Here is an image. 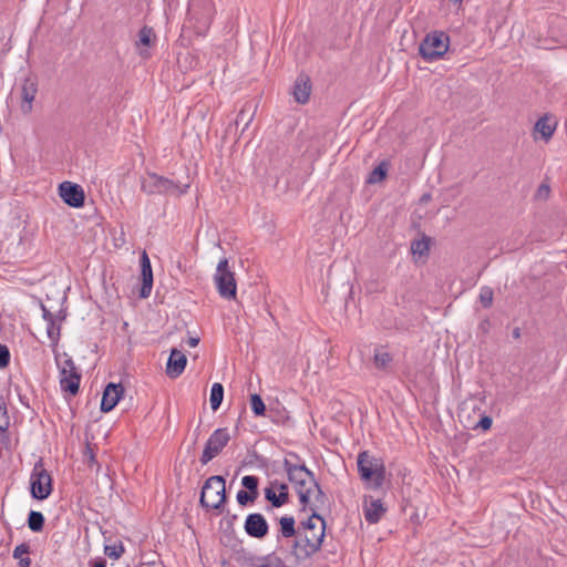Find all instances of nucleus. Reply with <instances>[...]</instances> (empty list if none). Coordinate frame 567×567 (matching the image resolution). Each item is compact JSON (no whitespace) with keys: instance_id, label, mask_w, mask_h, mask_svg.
I'll return each instance as SVG.
<instances>
[{"instance_id":"obj_1","label":"nucleus","mask_w":567,"mask_h":567,"mask_svg":"<svg viewBox=\"0 0 567 567\" xmlns=\"http://www.w3.org/2000/svg\"><path fill=\"white\" fill-rule=\"evenodd\" d=\"M225 478L221 475L208 477L202 488L199 504L206 511L220 509L226 503Z\"/></svg>"},{"instance_id":"obj_2","label":"nucleus","mask_w":567,"mask_h":567,"mask_svg":"<svg viewBox=\"0 0 567 567\" xmlns=\"http://www.w3.org/2000/svg\"><path fill=\"white\" fill-rule=\"evenodd\" d=\"M215 12L212 0H190L187 16L190 27L197 35H205Z\"/></svg>"},{"instance_id":"obj_3","label":"nucleus","mask_w":567,"mask_h":567,"mask_svg":"<svg viewBox=\"0 0 567 567\" xmlns=\"http://www.w3.org/2000/svg\"><path fill=\"white\" fill-rule=\"evenodd\" d=\"M357 464L362 481H371L374 488L382 487L385 481V466L382 458L363 451L359 453Z\"/></svg>"},{"instance_id":"obj_4","label":"nucleus","mask_w":567,"mask_h":567,"mask_svg":"<svg viewBox=\"0 0 567 567\" xmlns=\"http://www.w3.org/2000/svg\"><path fill=\"white\" fill-rule=\"evenodd\" d=\"M450 37L443 31H433L425 35L419 45V54L426 62L441 59L449 50Z\"/></svg>"},{"instance_id":"obj_5","label":"nucleus","mask_w":567,"mask_h":567,"mask_svg":"<svg viewBox=\"0 0 567 567\" xmlns=\"http://www.w3.org/2000/svg\"><path fill=\"white\" fill-rule=\"evenodd\" d=\"M188 187V185L181 186L178 183L157 175L156 173H148L141 183V189L147 195L158 194L179 196L186 193Z\"/></svg>"},{"instance_id":"obj_6","label":"nucleus","mask_w":567,"mask_h":567,"mask_svg":"<svg viewBox=\"0 0 567 567\" xmlns=\"http://www.w3.org/2000/svg\"><path fill=\"white\" fill-rule=\"evenodd\" d=\"M55 355L56 365L60 373L61 390L70 395H76L80 390L81 373L78 371L74 361L66 353Z\"/></svg>"},{"instance_id":"obj_7","label":"nucleus","mask_w":567,"mask_h":567,"mask_svg":"<svg viewBox=\"0 0 567 567\" xmlns=\"http://www.w3.org/2000/svg\"><path fill=\"white\" fill-rule=\"evenodd\" d=\"M53 491L51 474L44 468L42 458H39L33 466L30 476V493L34 499L44 501Z\"/></svg>"},{"instance_id":"obj_8","label":"nucleus","mask_w":567,"mask_h":567,"mask_svg":"<svg viewBox=\"0 0 567 567\" xmlns=\"http://www.w3.org/2000/svg\"><path fill=\"white\" fill-rule=\"evenodd\" d=\"M312 514L303 522L300 523L299 529L302 532V537L308 538L310 544H313L315 550H319L326 535V520L310 507Z\"/></svg>"},{"instance_id":"obj_9","label":"nucleus","mask_w":567,"mask_h":567,"mask_svg":"<svg viewBox=\"0 0 567 567\" xmlns=\"http://www.w3.org/2000/svg\"><path fill=\"white\" fill-rule=\"evenodd\" d=\"M284 468L289 482L293 485L296 491L317 486V480L313 473L305 464L292 463L290 458H285Z\"/></svg>"},{"instance_id":"obj_10","label":"nucleus","mask_w":567,"mask_h":567,"mask_svg":"<svg viewBox=\"0 0 567 567\" xmlns=\"http://www.w3.org/2000/svg\"><path fill=\"white\" fill-rule=\"evenodd\" d=\"M215 281L219 295L225 299H236L237 284L235 274L230 271L228 260L221 259L217 265Z\"/></svg>"},{"instance_id":"obj_11","label":"nucleus","mask_w":567,"mask_h":567,"mask_svg":"<svg viewBox=\"0 0 567 567\" xmlns=\"http://www.w3.org/2000/svg\"><path fill=\"white\" fill-rule=\"evenodd\" d=\"M230 434L228 429L220 427L215 430L208 437L203 454L200 456V463L203 465L208 464L214 457H216L223 449L229 443Z\"/></svg>"},{"instance_id":"obj_12","label":"nucleus","mask_w":567,"mask_h":567,"mask_svg":"<svg viewBox=\"0 0 567 567\" xmlns=\"http://www.w3.org/2000/svg\"><path fill=\"white\" fill-rule=\"evenodd\" d=\"M58 190L59 196L68 206L73 208L83 207L85 202V194L79 184L65 181L59 185Z\"/></svg>"},{"instance_id":"obj_13","label":"nucleus","mask_w":567,"mask_h":567,"mask_svg":"<svg viewBox=\"0 0 567 567\" xmlns=\"http://www.w3.org/2000/svg\"><path fill=\"white\" fill-rule=\"evenodd\" d=\"M244 528L248 536L257 539L265 538L269 533V525L264 515L259 513L249 514L246 517Z\"/></svg>"},{"instance_id":"obj_14","label":"nucleus","mask_w":567,"mask_h":567,"mask_svg":"<svg viewBox=\"0 0 567 567\" xmlns=\"http://www.w3.org/2000/svg\"><path fill=\"white\" fill-rule=\"evenodd\" d=\"M124 393V388L121 383H109L102 395L101 411L104 413L111 412Z\"/></svg>"},{"instance_id":"obj_15","label":"nucleus","mask_w":567,"mask_h":567,"mask_svg":"<svg viewBox=\"0 0 567 567\" xmlns=\"http://www.w3.org/2000/svg\"><path fill=\"white\" fill-rule=\"evenodd\" d=\"M141 265V280L142 286L140 289V297L147 298L150 297L153 288V269L151 265V260L146 251H143L140 258Z\"/></svg>"},{"instance_id":"obj_16","label":"nucleus","mask_w":567,"mask_h":567,"mask_svg":"<svg viewBox=\"0 0 567 567\" xmlns=\"http://www.w3.org/2000/svg\"><path fill=\"white\" fill-rule=\"evenodd\" d=\"M38 93V83L32 78H25L21 85V112L23 114H30L32 111V102Z\"/></svg>"},{"instance_id":"obj_17","label":"nucleus","mask_w":567,"mask_h":567,"mask_svg":"<svg viewBox=\"0 0 567 567\" xmlns=\"http://www.w3.org/2000/svg\"><path fill=\"white\" fill-rule=\"evenodd\" d=\"M233 551V559L241 567H255L260 557L246 549L241 540H235Z\"/></svg>"},{"instance_id":"obj_18","label":"nucleus","mask_w":567,"mask_h":567,"mask_svg":"<svg viewBox=\"0 0 567 567\" xmlns=\"http://www.w3.org/2000/svg\"><path fill=\"white\" fill-rule=\"evenodd\" d=\"M186 363V355L179 350L173 349L167 360L166 374L172 379L179 377L184 372Z\"/></svg>"},{"instance_id":"obj_19","label":"nucleus","mask_w":567,"mask_h":567,"mask_svg":"<svg viewBox=\"0 0 567 567\" xmlns=\"http://www.w3.org/2000/svg\"><path fill=\"white\" fill-rule=\"evenodd\" d=\"M317 550L313 548V544L309 543L308 538L302 537V533L295 536V563L300 564L311 558Z\"/></svg>"},{"instance_id":"obj_20","label":"nucleus","mask_w":567,"mask_h":567,"mask_svg":"<svg viewBox=\"0 0 567 567\" xmlns=\"http://www.w3.org/2000/svg\"><path fill=\"white\" fill-rule=\"evenodd\" d=\"M311 93L310 79L307 75L300 74L293 85L295 100L300 104H306L309 101Z\"/></svg>"},{"instance_id":"obj_21","label":"nucleus","mask_w":567,"mask_h":567,"mask_svg":"<svg viewBox=\"0 0 567 567\" xmlns=\"http://www.w3.org/2000/svg\"><path fill=\"white\" fill-rule=\"evenodd\" d=\"M385 511L386 508L383 506L381 499H372L370 504L364 507V517L368 523L377 524Z\"/></svg>"},{"instance_id":"obj_22","label":"nucleus","mask_w":567,"mask_h":567,"mask_svg":"<svg viewBox=\"0 0 567 567\" xmlns=\"http://www.w3.org/2000/svg\"><path fill=\"white\" fill-rule=\"evenodd\" d=\"M279 534L277 536H280V539H288L297 536L300 534V529L296 528V520L292 516H282L279 519Z\"/></svg>"},{"instance_id":"obj_23","label":"nucleus","mask_w":567,"mask_h":567,"mask_svg":"<svg viewBox=\"0 0 567 567\" xmlns=\"http://www.w3.org/2000/svg\"><path fill=\"white\" fill-rule=\"evenodd\" d=\"M257 105L252 101L246 102L236 117V125H243V130H246L252 121L256 113Z\"/></svg>"},{"instance_id":"obj_24","label":"nucleus","mask_w":567,"mask_h":567,"mask_svg":"<svg viewBox=\"0 0 567 567\" xmlns=\"http://www.w3.org/2000/svg\"><path fill=\"white\" fill-rule=\"evenodd\" d=\"M264 494L266 501L270 503L269 508H279L289 502L288 496L284 495L282 493H276L274 487L270 486L264 489Z\"/></svg>"},{"instance_id":"obj_25","label":"nucleus","mask_w":567,"mask_h":567,"mask_svg":"<svg viewBox=\"0 0 567 567\" xmlns=\"http://www.w3.org/2000/svg\"><path fill=\"white\" fill-rule=\"evenodd\" d=\"M275 551L279 556H284L285 558H292L295 560V537L280 539V536H277V548Z\"/></svg>"},{"instance_id":"obj_26","label":"nucleus","mask_w":567,"mask_h":567,"mask_svg":"<svg viewBox=\"0 0 567 567\" xmlns=\"http://www.w3.org/2000/svg\"><path fill=\"white\" fill-rule=\"evenodd\" d=\"M392 360V355L385 351L383 347L375 348L373 354V363L377 369L386 370L390 367Z\"/></svg>"},{"instance_id":"obj_27","label":"nucleus","mask_w":567,"mask_h":567,"mask_svg":"<svg viewBox=\"0 0 567 567\" xmlns=\"http://www.w3.org/2000/svg\"><path fill=\"white\" fill-rule=\"evenodd\" d=\"M255 567H288L276 551L260 556Z\"/></svg>"},{"instance_id":"obj_28","label":"nucleus","mask_w":567,"mask_h":567,"mask_svg":"<svg viewBox=\"0 0 567 567\" xmlns=\"http://www.w3.org/2000/svg\"><path fill=\"white\" fill-rule=\"evenodd\" d=\"M27 523L30 530L33 533H40L43 530L45 517L41 512L30 511Z\"/></svg>"},{"instance_id":"obj_29","label":"nucleus","mask_w":567,"mask_h":567,"mask_svg":"<svg viewBox=\"0 0 567 567\" xmlns=\"http://www.w3.org/2000/svg\"><path fill=\"white\" fill-rule=\"evenodd\" d=\"M389 164L386 161H382L367 178L368 184H377L386 178Z\"/></svg>"},{"instance_id":"obj_30","label":"nucleus","mask_w":567,"mask_h":567,"mask_svg":"<svg viewBox=\"0 0 567 567\" xmlns=\"http://www.w3.org/2000/svg\"><path fill=\"white\" fill-rule=\"evenodd\" d=\"M223 399H224V386L221 383L216 382L212 385L210 396H209L210 408L214 412L220 408Z\"/></svg>"},{"instance_id":"obj_31","label":"nucleus","mask_w":567,"mask_h":567,"mask_svg":"<svg viewBox=\"0 0 567 567\" xmlns=\"http://www.w3.org/2000/svg\"><path fill=\"white\" fill-rule=\"evenodd\" d=\"M155 38V33L153 28L148 25H144L138 31V41L136 42L137 45L143 47H150L152 44V39Z\"/></svg>"},{"instance_id":"obj_32","label":"nucleus","mask_w":567,"mask_h":567,"mask_svg":"<svg viewBox=\"0 0 567 567\" xmlns=\"http://www.w3.org/2000/svg\"><path fill=\"white\" fill-rule=\"evenodd\" d=\"M535 130L539 132L545 140L550 138L555 131L546 117H540L536 122Z\"/></svg>"},{"instance_id":"obj_33","label":"nucleus","mask_w":567,"mask_h":567,"mask_svg":"<svg viewBox=\"0 0 567 567\" xmlns=\"http://www.w3.org/2000/svg\"><path fill=\"white\" fill-rule=\"evenodd\" d=\"M429 238L424 237L422 239L413 240L411 244V250L414 255L424 256L429 254L430 244Z\"/></svg>"},{"instance_id":"obj_34","label":"nucleus","mask_w":567,"mask_h":567,"mask_svg":"<svg viewBox=\"0 0 567 567\" xmlns=\"http://www.w3.org/2000/svg\"><path fill=\"white\" fill-rule=\"evenodd\" d=\"M250 408L256 416H264L266 413V405L257 393L250 395Z\"/></svg>"},{"instance_id":"obj_35","label":"nucleus","mask_w":567,"mask_h":567,"mask_svg":"<svg viewBox=\"0 0 567 567\" xmlns=\"http://www.w3.org/2000/svg\"><path fill=\"white\" fill-rule=\"evenodd\" d=\"M10 425V419L7 411V404L2 395H0V433L6 434Z\"/></svg>"},{"instance_id":"obj_36","label":"nucleus","mask_w":567,"mask_h":567,"mask_svg":"<svg viewBox=\"0 0 567 567\" xmlns=\"http://www.w3.org/2000/svg\"><path fill=\"white\" fill-rule=\"evenodd\" d=\"M258 484L259 478L255 475H246L241 478V485L245 491H248L255 495H258Z\"/></svg>"},{"instance_id":"obj_37","label":"nucleus","mask_w":567,"mask_h":567,"mask_svg":"<svg viewBox=\"0 0 567 567\" xmlns=\"http://www.w3.org/2000/svg\"><path fill=\"white\" fill-rule=\"evenodd\" d=\"M493 298H494V292H493V289L488 286H484L481 288V291H480V301L482 303V306L487 309V308H491L492 305H493Z\"/></svg>"},{"instance_id":"obj_38","label":"nucleus","mask_w":567,"mask_h":567,"mask_svg":"<svg viewBox=\"0 0 567 567\" xmlns=\"http://www.w3.org/2000/svg\"><path fill=\"white\" fill-rule=\"evenodd\" d=\"M104 553L110 558L116 560L124 553V547H123L122 543H120L118 545H106L104 548Z\"/></svg>"},{"instance_id":"obj_39","label":"nucleus","mask_w":567,"mask_h":567,"mask_svg":"<svg viewBox=\"0 0 567 567\" xmlns=\"http://www.w3.org/2000/svg\"><path fill=\"white\" fill-rule=\"evenodd\" d=\"M258 495L251 494L250 492L245 489H240L236 496L237 502L240 506H246L249 503H254Z\"/></svg>"},{"instance_id":"obj_40","label":"nucleus","mask_w":567,"mask_h":567,"mask_svg":"<svg viewBox=\"0 0 567 567\" xmlns=\"http://www.w3.org/2000/svg\"><path fill=\"white\" fill-rule=\"evenodd\" d=\"M61 327L55 324V320L48 322L47 333L53 344H56L60 339Z\"/></svg>"},{"instance_id":"obj_41","label":"nucleus","mask_w":567,"mask_h":567,"mask_svg":"<svg viewBox=\"0 0 567 567\" xmlns=\"http://www.w3.org/2000/svg\"><path fill=\"white\" fill-rule=\"evenodd\" d=\"M299 496V503L305 509L307 506L310 505V496L313 493V488H307L301 491H296Z\"/></svg>"},{"instance_id":"obj_42","label":"nucleus","mask_w":567,"mask_h":567,"mask_svg":"<svg viewBox=\"0 0 567 567\" xmlns=\"http://www.w3.org/2000/svg\"><path fill=\"white\" fill-rule=\"evenodd\" d=\"M10 363V351L6 344L0 343V369H4Z\"/></svg>"},{"instance_id":"obj_43","label":"nucleus","mask_w":567,"mask_h":567,"mask_svg":"<svg viewBox=\"0 0 567 567\" xmlns=\"http://www.w3.org/2000/svg\"><path fill=\"white\" fill-rule=\"evenodd\" d=\"M549 194H550L549 185L546 183H542L536 190L535 197L537 199H547L549 197Z\"/></svg>"},{"instance_id":"obj_44","label":"nucleus","mask_w":567,"mask_h":567,"mask_svg":"<svg viewBox=\"0 0 567 567\" xmlns=\"http://www.w3.org/2000/svg\"><path fill=\"white\" fill-rule=\"evenodd\" d=\"M493 420L489 415H482L480 421L475 424L474 429H482L483 431H487L491 429Z\"/></svg>"},{"instance_id":"obj_45","label":"nucleus","mask_w":567,"mask_h":567,"mask_svg":"<svg viewBox=\"0 0 567 567\" xmlns=\"http://www.w3.org/2000/svg\"><path fill=\"white\" fill-rule=\"evenodd\" d=\"M315 501L320 505H324L328 501L327 495L321 489L319 483L317 482V486H313Z\"/></svg>"},{"instance_id":"obj_46","label":"nucleus","mask_w":567,"mask_h":567,"mask_svg":"<svg viewBox=\"0 0 567 567\" xmlns=\"http://www.w3.org/2000/svg\"><path fill=\"white\" fill-rule=\"evenodd\" d=\"M270 487H274V489L278 493H282L284 495L288 496L289 497V488H288V485L284 482H279V481H272L270 482Z\"/></svg>"},{"instance_id":"obj_47","label":"nucleus","mask_w":567,"mask_h":567,"mask_svg":"<svg viewBox=\"0 0 567 567\" xmlns=\"http://www.w3.org/2000/svg\"><path fill=\"white\" fill-rule=\"evenodd\" d=\"M29 553L30 546L27 543H22L13 549V558H21L23 555H28Z\"/></svg>"},{"instance_id":"obj_48","label":"nucleus","mask_w":567,"mask_h":567,"mask_svg":"<svg viewBox=\"0 0 567 567\" xmlns=\"http://www.w3.org/2000/svg\"><path fill=\"white\" fill-rule=\"evenodd\" d=\"M84 457L86 458L87 463L91 464H97L95 453L93 451V447L87 444L84 451Z\"/></svg>"},{"instance_id":"obj_49","label":"nucleus","mask_w":567,"mask_h":567,"mask_svg":"<svg viewBox=\"0 0 567 567\" xmlns=\"http://www.w3.org/2000/svg\"><path fill=\"white\" fill-rule=\"evenodd\" d=\"M41 309H42V317L47 322H51V321L55 320L54 315L49 309H47L44 305H41Z\"/></svg>"},{"instance_id":"obj_50","label":"nucleus","mask_w":567,"mask_h":567,"mask_svg":"<svg viewBox=\"0 0 567 567\" xmlns=\"http://www.w3.org/2000/svg\"><path fill=\"white\" fill-rule=\"evenodd\" d=\"M16 391L18 392L19 401L21 402V404H23L27 408H30L29 400H28L27 395H24L20 392L19 385H16Z\"/></svg>"},{"instance_id":"obj_51","label":"nucleus","mask_w":567,"mask_h":567,"mask_svg":"<svg viewBox=\"0 0 567 567\" xmlns=\"http://www.w3.org/2000/svg\"><path fill=\"white\" fill-rule=\"evenodd\" d=\"M91 567H106V560L104 558H97L91 563Z\"/></svg>"},{"instance_id":"obj_52","label":"nucleus","mask_w":567,"mask_h":567,"mask_svg":"<svg viewBox=\"0 0 567 567\" xmlns=\"http://www.w3.org/2000/svg\"><path fill=\"white\" fill-rule=\"evenodd\" d=\"M19 567H30L31 566V559L29 557H21L19 558Z\"/></svg>"},{"instance_id":"obj_53","label":"nucleus","mask_w":567,"mask_h":567,"mask_svg":"<svg viewBox=\"0 0 567 567\" xmlns=\"http://www.w3.org/2000/svg\"><path fill=\"white\" fill-rule=\"evenodd\" d=\"M187 343L189 347H197L199 343V338L198 337H189L187 340Z\"/></svg>"},{"instance_id":"obj_54","label":"nucleus","mask_w":567,"mask_h":567,"mask_svg":"<svg viewBox=\"0 0 567 567\" xmlns=\"http://www.w3.org/2000/svg\"><path fill=\"white\" fill-rule=\"evenodd\" d=\"M0 435H1V441H2V443H3V444H6V445H9V443H10V437H9V433H8V431L6 432V434L0 433Z\"/></svg>"},{"instance_id":"obj_55","label":"nucleus","mask_w":567,"mask_h":567,"mask_svg":"<svg viewBox=\"0 0 567 567\" xmlns=\"http://www.w3.org/2000/svg\"><path fill=\"white\" fill-rule=\"evenodd\" d=\"M512 334L515 339H518L520 338V329L519 328H514L513 331H512Z\"/></svg>"},{"instance_id":"obj_56","label":"nucleus","mask_w":567,"mask_h":567,"mask_svg":"<svg viewBox=\"0 0 567 567\" xmlns=\"http://www.w3.org/2000/svg\"><path fill=\"white\" fill-rule=\"evenodd\" d=\"M288 455H289V457H288V458H290L292 463H295V460H296V461H299V456H298V454H296V453H293V452H290Z\"/></svg>"},{"instance_id":"obj_57","label":"nucleus","mask_w":567,"mask_h":567,"mask_svg":"<svg viewBox=\"0 0 567 567\" xmlns=\"http://www.w3.org/2000/svg\"><path fill=\"white\" fill-rule=\"evenodd\" d=\"M430 198H431L430 194H424V195L421 197V202L425 203V202H427Z\"/></svg>"},{"instance_id":"obj_58","label":"nucleus","mask_w":567,"mask_h":567,"mask_svg":"<svg viewBox=\"0 0 567 567\" xmlns=\"http://www.w3.org/2000/svg\"><path fill=\"white\" fill-rule=\"evenodd\" d=\"M140 54H141V56H143V58H148V56H150V53H148V51H147V50H142V51L140 52Z\"/></svg>"}]
</instances>
